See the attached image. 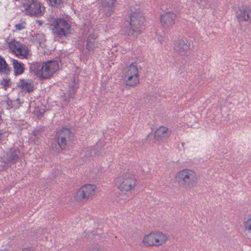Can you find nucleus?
<instances>
[{"label": "nucleus", "instance_id": "25", "mask_svg": "<svg viewBox=\"0 0 251 251\" xmlns=\"http://www.w3.org/2000/svg\"><path fill=\"white\" fill-rule=\"evenodd\" d=\"M14 46L16 49L17 52L21 55H25L27 54V50L25 49V47L22 45L20 44L19 43L16 42L14 44Z\"/></svg>", "mask_w": 251, "mask_h": 251}, {"label": "nucleus", "instance_id": "22", "mask_svg": "<svg viewBox=\"0 0 251 251\" xmlns=\"http://www.w3.org/2000/svg\"><path fill=\"white\" fill-rule=\"evenodd\" d=\"M124 74L130 75L139 76L138 66L135 65L134 63H131L126 68V70Z\"/></svg>", "mask_w": 251, "mask_h": 251}, {"label": "nucleus", "instance_id": "32", "mask_svg": "<svg viewBox=\"0 0 251 251\" xmlns=\"http://www.w3.org/2000/svg\"><path fill=\"white\" fill-rule=\"evenodd\" d=\"M33 248H25L23 249V251H34Z\"/></svg>", "mask_w": 251, "mask_h": 251}, {"label": "nucleus", "instance_id": "3", "mask_svg": "<svg viewBox=\"0 0 251 251\" xmlns=\"http://www.w3.org/2000/svg\"><path fill=\"white\" fill-rule=\"evenodd\" d=\"M55 138L59 148L65 150L75 140V134L69 128L62 127L56 131Z\"/></svg>", "mask_w": 251, "mask_h": 251}, {"label": "nucleus", "instance_id": "18", "mask_svg": "<svg viewBox=\"0 0 251 251\" xmlns=\"http://www.w3.org/2000/svg\"><path fill=\"white\" fill-rule=\"evenodd\" d=\"M170 135L168 129L165 126H160L154 132V136L157 140L166 139Z\"/></svg>", "mask_w": 251, "mask_h": 251}, {"label": "nucleus", "instance_id": "29", "mask_svg": "<svg viewBox=\"0 0 251 251\" xmlns=\"http://www.w3.org/2000/svg\"><path fill=\"white\" fill-rule=\"evenodd\" d=\"M25 22L15 25V27L16 30H21L25 28Z\"/></svg>", "mask_w": 251, "mask_h": 251}, {"label": "nucleus", "instance_id": "27", "mask_svg": "<svg viewBox=\"0 0 251 251\" xmlns=\"http://www.w3.org/2000/svg\"><path fill=\"white\" fill-rule=\"evenodd\" d=\"M0 84L4 87L5 89H6L11 85L10 79L9 78H3L0 81Z\"/></svg>", "mask_w": 251, "mask_h": 251}, {"label": "nucleus", "instance_id": "8", "mask_svg": "<svg viewBox=\"0 0 251 251\" xmlns=\"http://www.w3.org/2000/svg\"><path fill=\"white\" fill-rule=\"evenodd\" d=\"M96 186L92 184H86L82 187L77 192L76 197L78 200L86 201L90 197L95 195Z\"/></svg>", "mask_w": 251, "mask_h": 251}, {"label": "nucleus", "instance_id": "13", "mask_svg": "<svg viewBox=\"0 0 251 251\" xmlns=\"http://www.w3.org/2000/svg\"><path fill=\"white\" fill-rule=\"evenodd\" d=\"M116 0H101V5L103 8L104 15L110 17L115 10L114 4Z\"/></svg>", "mask_w": 251, "mask_h": 251}, {"label": "nucleus", "instance_id": "28", "mask_svg": "<svg viewBox=\"0 0 251 251\" xmlns=\"http://www.w3.org/2000/svg\"><path fill=\"white\" fill-rule=\"evenodd\" d=\"M245 227L246 229L250 233H251V218H249L244 223Z\"/></svg>", "mask_w": 251, "mask_h": 251}, {"label": "nucleus", "instance_id": "14", "mask_svg": "<svg viewBox=\"0 0 251 251\" xmlns=\"http://www.w3.org/2000/svg\"><path fill=\"white\" fill-rule=\"evenodd\" d=\"M190 44L186 40L178 39L174 46V49L178 53L184 54L190 49Z\"/></svg>", "mask_w": 251, "mask_h": 251}, {"label": "nucleus", "instance_id": "7", "mask_svg": "<svg viewBox=\"0 0 251 251\" xmlns=\"http://www.w3.org/2000/svg\"><path fill=\"white\" fill-rule=\"evenodd\" d=\"M42 68L41 78H49L58 70L59 62L58 61L53 60L42 63Z\"/></svg>", "mask_w": 251, "mask_h": 251}, {"label": "nucleus", "instance_id": "31", "mask_svg": "<svg viewBox=\"0 0 251 251\" xmlns=\"http://www.w3.org/2000/svg\"><path fill=\"white\" fill-rule=\"evenodd\" d=\"M7 105L8 106V107H7V109H10V108L13 107V106H12V101L11 100H9L7 101Z\"/></svg>", "mask_w": 251, "mask_h": 251}, {"label": "nucleus", "instance_id": "9", "mask_svg": "<svg viewBox=\"0 0 251 251\" xmlns=\"http://www.w3.org/2000/svg\"><path fill=\"white\" fill-rule=\"evenodd\" d=\"M236 18L239 22H251V7L243 6L236 12Z\"/></svg>", "mask_w": 251, "mask_h": 251}, {"label": "nucleus", "instance_id": "6", "mask_svg": "<svg viewBox=\"0 0 251 251\" xmlns=\"http://www.w3.org/2000/svg\"><path fill=\"white\" fill-rule=\"evenodd\" d=\"M167 240L166 235L161 232H151L144 236L143 243L148 246H160L164 244Z\"/></svg>", "mask_w": 251, "mask_h": 251}, {"label": "nucleus", "instance_id": "17", "mask_svg": "<svg viewBox=\"0 0 251 251\" xmlns=\"http://www.w3.org/2000/svg\"><path fill=\"white\" fill-rule=\"evenodd\" d=\"M42 63L34 62L30 65V73L36 77L41 78Z\"/></svg>", "mask_w": 251, "mask_h": 251}, {"label": "nucleus", "instance_id": "34", "mask_svg": "<svg viewBox=\"0 0 251 251\" xmlns=\"http://www.w3.org/2000/svg\"><path fill=\"white\" fill-rule=\"evenodd\" d=\"M182 144V146H184V143H182V144Z\"/></svg>", "mask_w": 251, "mask_h": 251}, {"label": "nucleus", "instance_id": "30", "mask_svg": "<svg viewBox=\"0 0 251 251\" xmlns=\"http://www.w3.org/2000/svg\"><path fill=\"white\" fill-rule=\"evenodd\" d=\"M88 251H102L100 249V246L98 245H95L91 248Z\"/></svg>", "mask_w": 251, "mask_h": 251}, {"label": "nucleus", "instance_id": "11", "mask_svg": "<svg viewBox=\"0 0 251 251\" xmlns=\"http://www.w3.org/2000/svg\"><path fill=\"white\" fill-rule=\"evenodd\" d=\"M19 153L20 151L18 150L15 148L10 149L4 157V162L6 164L11 162L15 164L18 161L19 159Z\"/></svg>", "mask_w": 251, "mask_h": 251}, {"label": "nucleus", "instance_id": "12", "mask_svg": "<svg viewBox=\"0 0 251 251\" xmlns=\"http://www.w3.org/2000/svg\"><path fill=\"white\" fill-rule=\"evenodd\" d=\"M98 36L96 33L90 34L86 40V49L94 51L98 47L99 41L97 40Z\"/></svg>", "mask_w": 251, "mask_h": 251}, {"label": "nucleus", "instance_id": "33", "mask_svg": "<svg viewBox=\"0 0 251 251\" xmlns=\"http://www.w3.org/2000/svg\"><path fill=\"white\" fill-rule=\"evenodd\" d=\"M35 112L38 116H42L43 115V113L41 112L40 110H37Z\"/></svg>", "mask_w": 251, "mask_h": 251}, {"label": "nucleus", "instance_id": "24", "mask_svg": "<svg viewBox=\"0 0 251 251\" xmlns=\"http://www.w3.org/2000/svg\"><path fill=\"white\" fill-rule=\"evenodd\" d=\"M51 7L61 8L63 6V0H46Z\"/></svg>", "mask_w": 251, "mask_h": 251}, {"label": "nucleus", "instance_id": "21", "mask_svg": "<svg viewBox=\"0 0 251 251\" xmlns=\"http://www.w3.org/2000/svg\"><path fill=\"white\" fill-rule=\"evenodd\" d=\"M10 70L8 67V65L6 62L3 57L0 55V73H3L5 75H9Z\"/></svg>", "mask_w": 251, "mask_h": 251}, {"label": "nucleus", "instance_id": "4", "mask_svg": "<svg viewBox=\"0 0 251 251\" xmlns=\"http://www.w3.org/2000/svg\"><path fill=\"white\" fill-rule=\"evenodd\" d=\"M16 6H25V10L30 16L40 17L42 15L40 2L38 0H15Z\"/></svg>", "mask_w": 251, "mask_h": 251}, {"label": "nucleus", "instance_id": "19", "mask_svg": "<svg viewBox=\"0 0 251 251\" xmlns=\"http://www.w3.org/2000/svg\"><path fill=\"white\" fill-rule=\"evenodd\" d=\"M13 65L14 75H19L24 73L25 70L24 64L17 60H13Z\"/></svg>", "mask_w": 251, "mask_h": 251}, {"label": "nucleus", "instance_id": "10", "mask_svg": "<svg viewBox=\"0 0 251 251\" xmlns=\"http://www.w3.org/2000/svg\"><path fill=\"white\" fill-rule=\"evenodd\" d=\"M176 15L173 12H167L161 15L160 22L164 28L173 26L175 23Z\"/></svg>", "mask_w": 251, "mask_h": 251}, {"label": "nucleus", "instance_id": "1", "mask_svg": "<svg viewBox=\"0 0 251 251\" xmlns=\"http://www.w3.org/2000/svg\"><path fill=\"white\" fill-rule=\"evenodd\" d=\"M131 13L129 15V21L125 23L124 32L129 36H134L141 34L142 32L145 17L142 13L140 12L139 9H136L133 11L131 9Z\"/></svg>", "mask_w": 251, "mask_h": 251}, {"label": "nucleus", "instance_id": "23", "mask_svg": "<svg viewBox=\"0 0 251 251\" xmlns=\"http://www.w3.org/2000/svg\"><path fill=\"white\" fill-rule=\"evenodd\" d=\"M52 30L55 34V37H66L70 33V29H66L65 28H53Z\"/></svg>", "mask_w": 251, "mask_h": 251}, {"label": "nucleus", "instance_id": "2", "mask_svg": "<svg viewBox=\"0 0 251 251\" xmlns=\"http://www.w3.org/2000/svg\"><path fill=\"white\" fill-rule=\"evenodd\" d=\"M176 179L180 188L189 189L196 185L198 177L194 171L185 169L177 173L176 176Z\"/></svg>", "mask_w": 251, "mask_h": 251}, {"label": "nucleus", "instance_id": "16", "mask_svg": "<svg viewBox=\"0 0 251 251\" xmlns=\"http://www.w3.org/2000/svg\"><path fill=\"white\" fill-rule=\"evenodd\" d=\"M51 25L53 27V28H65L66 29H70L71 26L66 20L58 18L53 20L51 24Z\"/></svg>", "mask_w": 251, "mask_h": 251}, {"label": "nucleus", "instance_id": "26", "mask_svg": "<svg viewBox=\"0 0 251 251\" xmlns=\"http://www.w3.org/2000/svg\"><path fill=\"white\" fill-rule=\"evenodd\" d=\"M78 88V86L76 84L73 85L70 87L69 89V95L70 98H74V95Z\"/></svg>", "mask_w": 251, "mask_h": 251}, {"label": "nucleus", "instance_id": "15", "mask_svg": "<svg viewBox=\"0 0 251 251\" xmlns=\"http://www.w3.org/2000/svg\"><path fill=\"white\" fill-rule=\"evenodd\" d=\"M123 81L126 87H134L139 83V76L124 74Z\"/></svg>", "mask_w": 251, "mask_h": 251}, {"label": "nucleus", "instance_id": "5", "mask_svg": "<svg viewBox=\"0 0 251 251\" xmlns=\"http://www.w3.org/2000/svg\"><path fill=\"white\" fill-rule=\"evenodd\" d=\"M136 180L134 176L129 173H126L118 178L117 185L118 188L122 191H129L136 186Z\"/></svg>", "mask_w": 251, "mask_h": 251}, {"label": "nucleus", "instance_id": "20", "mask_svg": "<svg viewBox=\"0 0 251 251\" xmlns=\"http://www.w3.org/2000/svg\"><path fill=\"white\" fill-rule=\"evenodd\" d=\"M18 86L21 89L25 92L30 93L34 90V87L32 83L28 82L24 79H20Z\"/></svg>", "mask_w": 251, "mask_h": 251}]
</instances>
